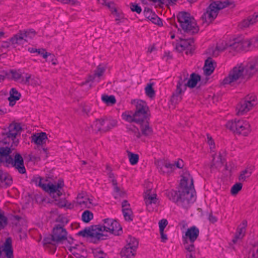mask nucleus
<instances>
[{"label":"nucleus","mask_w":258,"mask_h":258,"mask_svg":"<svg viewBox=\"0 0 258 258\" xmlns=\"http://www.w3.org/2000/svg\"><path fill=\"white\" fill-rule=\"evenodd\" d=\"M97 79V77L96 76L95 74H94L93 75H90L89 76L87 80H86L85 82L83 83V84L89 82H97L96 81V79Z\"/></svg>","instance_id":"nucleus-61"},{"label":"nucleus","mask_w":258,"mask_h":258,"mask_svg":"<svg viewBox=\"0 0 258 258\" xmlns=\"http://www.w3.org/2000/svg\"><path fill=\"white\" fill-rule=\"evenodd\" d=\"M179 189L194 190V181L191 176L188 172H185L181 179Z\"/></svg>","instance_id":"nucleus-21"},{"label":"nucleus","mask_w":258,"mask_h":258,"mask_svg":"<svg viewBox=\"0 0 258 258\" xmlns=\"http://www.w3.org/2000/svg\"><path fill=\"white\" fill-rule=\"evenodd\" d=\"M94 254L95 258H108L106 254L101 250H96Z\"/></svg>","instance_id":"nucleus-57"},{"label":"nucleus","mask_w":258,"mask_h":258,"mask_svg":"<svg viewBox=\"0 0 258 258\" xmlns=\"http://www.w3.org/2000/svg\"><path fill=\"white\" fill-rule=\"evenodd\" d=\"M21 97V94L18 92L15 88H12L10 91V96L8 98L9 105L11 106H14L16 101L19 100Z\"/></svg>","instance_id":"nucleus-29"},{"label":"nucleus","mask_w":258,"mask_h":258,"mask_svg":"<svg viewBox=\"0 0 258 258\" xmlns=\"http://www.w3.org/2000/svg\"><path fill=\"white\" fill-rule=\"evenodd\" d=\"M174 193L177 195V197L173 198L172 200L176 202L178 205L185 208H187L189 205L196 200L194 190L179 189L178 193Z\"/></svg>","instance_id":"nucleus-10"},{"label":"nucleus","mask_w":258,"mask_h":258,"mask_svg":"<svg viewBox=\"0 0 258 258\" xmlns=\"http://www.w3.org/2000/svg\"><path fill=\"white\" fill-rule=\"evenodd\" d=\"M11 77L12 78L17 81H24V83L29 82V79L31 78L30 75L26 74L25 76L22 75L20 72L14 70H12L10 72Z\"/></svg>","instance_id":"nucleus-28"},{"label":"nucleus","mask_w":258,"mask_h":258,"mask_svg":"<svg viewBox=\"0 0 258 258\" xmlns=\"http://www.w3.org/2000/svg\"><path fill=\"white\" fill-rule=\"evenodd\" d=\"M93 218V213L89 210L85 211L82 215V219L85 223H88Z\"/></svg>","instance_id":"nucleus-45"},{"label":"nucleus","mask_w":258,"mask_h":258,"mask_svg":"<svg viewBox=\"0 0 258 258\" xmlns=\"http://www.w3.org/2000/svg\"><path fill=\"white\" fill-rule=\"evenodd\" d=\"M226 126L233 132L243 136L247 135L250 131L249 122L244 119H238L229 121Z\"/></svg>","instance_id":"nucleus-12"},{"label":"nucleus","mask_w":258,"mask_h":258,"mask_svg":"<svg viewBox=\"0 0 258 258\" xmlns=\"http://www.w3.org/2000/svg\"><path fill=\"white\" fill-rule=\"evenodd\" d=\"M249 258H258V241L252 245L248 253Z\"/></svg>","instance_id":"nucleus-41"},{"label":"nucleus","mask_w":258,"mask_h":258,"mask_svg":"<svg viewBox=\"0 0 258 258\" xmlns=\"http://www.w3.org/2000/svg\"><path fill=\"white\" fill-rule=\"evenodd\" d=\"M110 181H111L113 186H114V190L116 193L117 196L123 197L125 195V192L122 189L117 186V183L115 178L114 175L110 173L109 175Z\"/></svg>","instance_id":"nucleus-34"},{"label":"nucleus","mask_w":258,"mask_h":258,"mask_svg":"<svg viewBox=\"0 0 258 258\" xmlns=\"http://www.w3.org/2000/svg\"><path fill=\"white\" fill-rule=\"evenodd\" d=\"M250 42L248 39L237 38L231 40L228 43L224 44L223 43L218 44L215 48L209 49V52L214 56H217L219 53L226 49H229L230 51L240 52L249 50Z\"/></svg>","instance_id":"nucleus-2"},{"label":"nucleus","mask_w":258,"mask_h":258,"mask_svg":"<svg viewBox=\"0 0 258 258\" xmlns=\"http://www.w3.org/2000/svg\"><path fill=\"white\" fill-rule=\"evenodd\" d=\"M183 245L185 250V253L193 252V251H196L194 243H190L188 241H183Z\"/></svg>","instance_id":"nucleus-47"},{"label":"nucleus","mask_w":258,"mask_h":258,"mask_svg":"<svg viewBox=\"0 0 258 258\" xmlns=\"http://www.w3.org/2000/svg\"><path fill=\"white\" fill-rule=\"evenodd\" d=\"M144 198L147 209L149 212L153 211L159 204L157 195L152 189H147L145 191Z\"/></svg>","instance_id":"nucleus-16"},{"label":"nucleus","mask_w":258,"mask_h":258,"mask_svg":"<svg viewBox=\"0 0 258 258\" xmlns=\"http://www.w3.org/2000/svg\"><path fill=\"white\" fill-rule=\"evenodd\" d=\"M150 20L152 21V23L159 26L162 25V21L161 19L155 14L152 15Z\"/></svg>","instance_id":"nucleus-58"},{"label":"nucleus","mask_w":258,"mask_h":258,"mask_svg":"<svg viewBox=\"0 0 258 258\" xmlns=\"http://www.w3.org/2000/svg\"><path fill=\"white\" fill-rule=\"evenodd\" d=\"M13 258L12 240L8 237L2 245H0V258Z\"/></svg>","instance_id":"nucleus-19"},{"label":"nucleus","mask_w":258,"mask_h":258,"mask_svg":"<svg viewBox=\"0 0 258 258\" xmlns=\"http://www.w3.org/2000/svg\"><path fill=\"white\" fill-rule=\"evenodd\" d=\"M233 3L228 0L216 1L210 4L207 9V11L202 16L204 22L209 24L211 23L217 16L219 11L231 5Z\"/></svg>","instance_id":"nucleus-7"},{"label":"nucleus","mask_w":258,"mask_h":258,"mask_svg":"<svg viewBox=\"0 0 258 258\" xmlns=\"http://www.w3.org/2000/svg\"><path fill=\"white\" fill-rule=\"evenodd\" d=\"M8 225V218L4 212L0 210V231L4 229Z\"/></svg>","instance_id":"nucleus-44"},{"label":"nucleus","mask_w":258,"mask_h":258,"mask_svg":"<svg viewBox=\"0 0 258 258\" xmlns=\"http://www.w3.org/2000/svg\"><path fill=\"white\" fill-rule=\"evenodd\" d=\"M256 97L254 95H247L237 106L236 114L238 115H243L256 104Z\"/></svg>","instance_id":"nucleus-14"},{"label":"nucleus","mask_w":258,"mask_h":258,"mask_svg":"<svg viewBox=\"0 0 258 258\" xmlns=\"http://www.w3.org/2000/svg\"><path fill=\"white\" fill-rule=\"evenodd\" d=\"M90 228H85L78 232V235L82 237H90Z\"/></svg>","instance_id":"nucleus-56"},{"label":"nucleus","mask_w":258,"mask_h":258,"mask_svg":"<svg viewBox=\"0 0 258 258\" xmlns=\"http://www.w3.org/2000/svg\"><path fill=\"white\" fill-rule=\"evenodd\" d=\"M105 72V69L103 67H101L100 66H99L96 70L95 71V74L96 76L97 77V79H96V81L97 82H99L100 80V78L102 75H103L104 73Z\"/></svg>","instance_id":"nucleus-50"},{"label":"nucleus","mask_w":258,"mask_h":258,"mask_svg":"<svg viewBox=\"0 0 258 258\" xmlns=\"http://www.w3.org/2000/svg\"><path fill=\"white\" fill-rule=\"evenodd\" d=\"M122 117L124 120L130 122H135L138 123L141 122L139 119H136L135 113H132L131 112H125L123 113Z\"/></svg>","instance_id":"nucleus-36"},{"label":"nucleus","mask_w":258,"mask_h":258,"mask_svg":"<svg viewBox=\"0 0 258 258\" xmlns=\"http://www.w3.org/2000/svg\"><path fill=\"white\" fill-rule=\"evenodd\" d=\"M102 100L107 105H113L116 103V99L114 96L103 95L102 96Z\"/></svg>","instance_id":"nucleus-38"},{"label":"nucleus","mask_w":258,"mask_h":258,"mask_svg":"<svg viewBox=\"0 0 258 258\" xmlns=\"http://www.w3.org/2000/svg\"><path fill=\"white\" fill-rule=\"evenodd\" d=\"M188 76L187 74H183L180 76V79L176 86L175 92L172 96L171 100L172 102L177 103L180 101L181 98L180 95L184 92L186 87H195L197 85V83L201 80L200 76L194 73H192L190 75L189 79H188Z\"/></svg>","instance_id":"nucleus-4"},{"label":"nucleus","mask_w":258,"mask_h":258,"mask_svg":"<svg viewBox=\"0 0 258 258\" xmlns=\"http://www.w3.org/2000/svg\"><path fill=\"white\" fill-rule=\"evenodd\" d=\"M250 19L252 20L253 24L258 22V11L255 12L251 16H249Z\"/></svg>","instance_id":"nucleus-63"},{"label":"nucleus","mask_w":258,"mask_h":258,"mask_svg":"<svg viewBox=\"0 0 258 258\" xmlns=\"http://www.w3.org/2000/svg\"><path fill=\"white\" fill-rule=\"evenodd\" d=\"M100 3L102 5L106 6L109 9H110L112 13L116 12V10L115 8L114 3L107 1L106 0H99Z\"/></svg>","instance_id":"nucleus-51"},{"label":"nucleus","mask_w":258,"mask_h":258,"mask_svg":"<svg viewBox=\"0 0 258 258\" xmlns=\"http://www.w3.org/2000/svg\"><path fill=\"white\" fill-rule=\"evenodd\" d=\"M245 70L246 68L243 63L236 65L229 72L228 76L223 79L222 84L224 85H231L238 80L242 79L244 76H248Z\"/></svg>","instance_id":"nucleus-11"},{"label":"nucleus","mask_w":258,"mask_h":258,"mask_svg":"<svg viewBox=\"0 0 258 258\" xmlns=\"http://www.w3.org/2000/svg\"><path fill=\"white\" fill-rule=\"evenodd\" d=\"M208 143L209 145L211 150L215 148L214 142L212 137L208 136Z\"/></svg>","instance_id":"nucleus-62"},{"label":"nucleus","mask_w":258,"mask_h":258,"mask_svg":"<svg viewBox=\"0 0 258 258\" xmlns=\"http://www.w3.org/2000/svg\"><path fill=\"white\" fill-rule=\"evenodd\" d=\"M44 244H51L54 245L56 243H57L56 241L54 239V237L53 236V234L52 233V235L48 236L47 237H45L44 239Z\"/></svg>","instance_id":"nucleus-54"},{"label":"nucleus","mask_w":258,"mask_h":258,"mask_svg":"<svg viewBox=\"0 0 258 258\" xmlns=\"http://www.w3.org/2000/svg\"><path fill=\"white\" fill-rule=\"evenodd\" d=\"M22 131L21 124L17 122H12L8 127V131L3 134L2 143L4 144H11L12 149L19 144L18 137L20 136Z\"/></svg>","instance_id":"nucleus-6"},{"label":"nucleus","mask_w":258,"mask_h":258,"mask_svg":"<svg viewBox=\"0 0 258 258\" xmlns=\"http://www.w3.org/2000/svg\"><path fill=\"white\" fill-rule=\"evenodd\" d=\"M122 213L125 220L132 221L133 213L130 208H126L122 209Z\"/></svg>","instance_id":"nucleus-48"},{"label":"nucleus","mask_w":258,"mask_h":258,"mask_svg":"<svg viewBox=\"0 0 258 258\" xmlns=\"http://www.w3.org/2000/svg\"><path fill=\"white\" fill-rule=\"evenodd\" d=\"M252 20L250 19V17H248L246 19L243 20L239 25L240 28L245 29L253 25Z\"/></svg>","instance_id":"nucleus-49"},{"label":"nucleus","mask_w":258,"mask_h":258,"mask_svg":"<svg viewBox=\"0 0 258 258\" xmlns=\"http://www.w3.org/2000/svg\"><path fill=\"white\" fill-rule=\"evenodd\" d=\"M141 124L142 134L145 136H149L152 134V129L150 126L148 119L138 122Z\"/></svg>","instance_id":"nucleus-31"},{"label":"nucleus","mask_w":258,"mask_h":258,"mask_svg":"<svg viewBox=\"0 0 258 258\" xmlns=\"http://www.w3.org/2000/svg\"><path fill=\"white\" fill-rule=\"evenodd\" d=\"M153 83H149L147 85L145 88L146 95L150 98L154 97L155 94V91L153 88Z\"/></svg>","instance_id":"nucleus-46"},{"label":"nucleus","mask_w":258,"mask_h":258,"mask_svg":"<svg viewBox=\"0 0 258 258\" xmlns=\"http://www.w3.org/2000/svg\"><path fill=\"white\" fill-rule=\"evenodd\" d=\"M157 166L159 171L163 174L168 173L175 168V165L164 161H158Z\"/></svg>","instance_id":"nucleus-23"},{"label":"nucleus","mask_w":258,"mask_h":258,"mask_svg":"<svg viewBox=\"0 0 258 258\" xmlns=\"http://www.w3.org/2000/svg\"><path fill=\"white\" fill-rule=\"evenodd\" d=\"M103 231L115 235H119L121 232V227L118 222L111 219L104 220Z\"/></svg>","instance_id":"nucleus-17"},{"label":"nucleus","mask_w":258,"mask_h":258,"mask_svg":"<svg viewBox=\"0 0 258 258\" xmlns=\"http://www.w3.org/2000/svg\"><path fill=\"white\" fill-rule=\"evenodd\" d=\"M117 121L115 120L98 119L92 124V127L95 132L108 131L116 126Z\"/></svg>","instance_id":"nucleus-15"},{"label":"nucleus","mask_w":258,"mask_h":258,"mask_svg":"<svg viewBox=\"0 0 258 258\" xmlns=\"http://www.w3.org/2000/svg\"><path fill=\"white\" fill-rule=\"evenodd\" d=\"M126 241V244L125 246L131 248V249L137 250L138 246V241L136 238L129 235Z\"/></svg>","instance_id":"nucleus-35"},{"label":"nucleus","mask_w":258,"mask_h":258,"mask_svg":"<svg viewBox=\"0 0 258 258\" xmlns=\"http://www.w3.org/2000/svg\"><path fill=\"white\" fill-rule=\"evenodd\" d=\"M77 205L81 208H91L94 205L93 198L85 192L79 193L76 198Z\"/></svg>","instance_id":"nucleus-18"},{"label":"nucleus","mask_w":258,"mask_h":258,"mask_svg":"<svg viewBox=\"0 0 258 258\" xmlns=\"http://www.w3.org/2000/svg\"><path fill=\"white\" fill-rule=\"evenodd\" d=\"M131 103L135 107V117L143 121L148 119L150 115L149 109L146 102L140 99L131 100Z\"/></svg>","instance_id":"nucleus-13"},{"label":"nucleus","mask_w":258,"mask_h":258,"mask_svg":"<svg viewBox=\"0 0 258 258\" xmlns=\"http://www.w3.org/2000/svg\"><path fill=\"white\" fill-rule=\"evenodd\" d=\"M127 156L131 165H135L138 163L139 159L138 154L133 153L131 152H127Z\"/></svg>","instance_id":"nucleus-43"},{"label":"nucleus","mask_w":258,"mask_h":258,"mask_svg":"<svg viewBox=\"0 0 258 258\" xmlns=\"http://www.w3.org/2000/svg\"><path fill=\"white\" fill-rule=\"evenodd\" d=\"M131 9L133 12H136L138 14H140L142 11L141 8L136 4H132L131 6Z\"/></svg>","instance_id":"nucleus-60"},{"label":"nucleus","mask_w":258,"mask_h":258,"mask_svg":"<svg viewBox=\"0 0 258 258\" xmlns=\"http://www.w3.org/2000/svg\"><path fill=\"white\" fill-rule=\"evenodd\" d=\"M103 228L102 226H95L90 228V237H94L97 239H104V237L106 236L103 232Z\"/></svg>","instance_id":"nucleus-25"},{"label":"nucleus","mask_w":258,"mask_h":258,"mask_svg":"<svg viewBox=\"0 0 258 258\" xmlns=\"http://www.w3.org/2000/svg\"><path fill=\"white\" fill-rule=\"evenodd\" d=\"M253 171V167L250 166L241 171L238 178L239 180L241 182L246 181V180L251 176Z\"/></svg>","instance_id":"nucleus-32"},{"label":"nucleus","mask_w":258,"mask_h":258,"mask_svg":"<svg viewBox=\"0 0 258 258\" xmlns=\"http://www.w3.org/2000/svg\"><path fill=\"white\" fill-rule=\"evenodd\" d=\"M136 252V250L124 246L120 251V255L122 258H134Z\"/></svg>","instance_id":"nucleus-33"},{"label":"nucleus","mask_w":258,"mask_h":258,"mask_svg":"<svg viewBox=\"0 0 258 258\" xmlns=\"http://www.w3.org/2000/svg\"><path fill=\"white\" fill-rule=\"evenodd\" d=\"M13 149L11 147L0 148V165L3 164L7 167H13L21 174L26 172L24 160L19 154H16L13 158L10 155Z\"/></svg>","instance_id":"nucleus-1"},{"label":"nucleus","mask_w":258,"mask_h":258,"mask_svg":"<svg viewBox=\"0 0 258 258\" xmlns=\"http://www.w3.org/2000/svg\"><path fill=\"white\" fill-rule=\"evenodd\" d=\"M242 184L241 183H237L232 186L231 189V193L232 195H236L242 188Z\"/></svg>","instance_id":"nucleus-52"},{"label":"nucleus","mask_w":258,"mask_h":258,"mask_svg":"<svg viewBox=\"0 0 258 258\" xmlns=\"http://www.w3.org/2000/svg\"><path fill=\"white\" fill-rule=\"evenodd\" d=\"M200 233L199 229L195 226H192L188 228L185 234L183 235V241H188L190 243H194L199 237Z\"/></svg>","instance_id":"nucleus-20"},{"label":"nucleus","mask_w":258,"mask_h":258,"mask_svg":"<svg viewBox=\"0 0 258 258\" xmlns=\"http://www.w3.org/2000/svg\"><path fill=\"white\" fill-rule=\"evenodd\" d=\"M214 61L213 59L209 57L205 63L203 70L205 75L209 76L214 72L215 69Z\"/></svg>","instance_id":"nucleus-30"},{"label":"nucleus","mask_w":258,"mask_h":258,"mask_svg":"<svg viewBox=\"0 0 258 258\" xmlns=\"http://www.w3.org/2000/svg\"><path fill=\"white\" fill-rule=\"evenodd\" d=\"M35 182L37 185L48 193L52 198H59L62 195L64 182L61 179L50 182L38 178L35 180Z\"/></svg>","instance_id":"nucleus-5"},{"label":"nucleus","mask_w":258,"mask_h":258,"mask_svg":"<svg viewBox=\"0 0 258 258\" xmlns=\"http://www.w3.org/2000/svg\"><path fill=\"white\" fill-rule=\"evenodd\" d=\"M258 73V56L250 61L246 67L245 73L251 77Z\"/></svg>","instance_id":"nucleus-24"},{"label":"nucleus","mask_w":258,"mask_h":258,"mask_svg":"<svg viewBox=\"0 0 258 258\" xmlns=\"http://www.w3.org/2000/svg\"><path fill=\"white\" fill-rule=\"evenodd\" d=\"M52 234L57 242H61L67 238V231L63 227L58 225L53 228Z\"/></svg>","instance_id":"nucleus-22"},{"label":"nucleus","mask_w":258,"mask_h":258,"mask_svg":"<svg viewBox=\"0 0 258 258\" xmlns=\"http://www.w3.org/2000/svg\"><path fill=\"white\" fill-rule=\"evenodd\" d=\"M48 141L47 134L44 132H40L33 134V142L37 145L35 148V156H33V162H37L40 160V156L45 155V158L47 157V149L44 147Z\"/></svg>","instance_id":"nucleus-8"},{"label":"nucleus","mask_w":258,"mask_h":258,"mask_svg":"<svg viewBox=\"0 0 258 258\" xmlns=\"http://www.w3.org/2000/svg\"><path fill=\"white\" fill-rule=\"evenodd\" d=\"M248 41L250 42L249 50L252 46L253 47H258V36L248 39Z\"/></svg>","instance_id":"nucleus-55"},{"label":"nucleus","mask_w":258,"mask_h":258,"mask_svg":"<svg viewBox=\"0 0 258 258\" xmlns=\"http://www.w3.org/2000/svg\"><path fill=\"white\" fill-rule=\"evenodd\" d=\"M70 251L73 255V258H84V254L85 252L83 250L78 249L77 247H71L70 248Z\"/></svg>","instance_id":"nucleus-42"},{"label":"nucleus","mask_w":258,"mask_h":258,"mask_svg":"<svg viewBox=\"0 0 258 258\" xmlns=\"http://www.w3.org/2000/svg\"><path fill=\"white\" fill-rule=\"evenodd\" d=\"M224 162V159L222 158L220 154L217 157H213V166H214L216 168L222 167Z\"/></svg>","instance_id":"nucleus-40"},{"label":"nucleus","mask_w":258,"mask_h":258,"mask_svg":"<svg viewBox=\"0 0 258 258\" xmlns=\"http://www.w3.org/2000/svg\"><path fill=\"white\" fill-rule=\"evenodd\" d=\"M37 53L38 55L41 56L43 58L46 59L48 57V55L49 53H48L44 49H36L35 50L33 49V53Z\"/></svg>","instance_id":"nucleus-53"},{"label":"nucleus","mask_w":258,"mask_h":258,"mask_svg":"<svg viewBox=\"0 0 258 258\" xmlns=\"http://www.w3.org/2000/svg\"><path fill=\"white\" fill-rule=\"evenodd\" d=\"M53 198L54 201H55V203L56 205L61 207H67L68 208H71L72 207V205L70 203H69L65 198Z\"/></svg>","instance_id":"nucleus-39"},{"label":"nucleus","mask_w":258,"mask_h":258,"mask_svg":"<svg viewBox=\"0 0 258 258\" xmlns=\"http://www.w3.org/2000/svg\"><path fill=\"white\" fill-rule=\"evenodd\" d=\"M193 43L192 39H181L180 42L176 45V49L179 51H182L186 49L190 50Z\"/></svg>","instance_id":"nucleus-27"},{"label":"nucleus","mask_w":258,"mask_h":258,"mask_svg":"<svg viewBox=\"0 0 258 258\" xmlns=\"http://www.w3.org/2000/svg\"><path fill=\"white\" fill-rule=\"evenodd\" d=\"M130 129H131V131H132L133 132H134L135 135L138 138H140L141 137V135L140 133V132L138 131V128H136L135 126H132Z\"/></svg>","instance_id":"nucleus-64"},{"label":"nucleus","mask_w":258,"mask_h":258,"mask_svg":"<svg viewBox=\"0 0 258 258\" xmlns=\"http://www.w3.org/2000/svg\"><path fill=\"white\" fill-rule=\"evenodd\" d=\"M178 21L182 29L191 34L197 33L199 27L195 19L186 12H180L177 16Z\"/></svg>","instance_id":"nucleus-9"},{"label":"nucleus","mask_w":258,"mask_h":258,"mask_svg":"<svg viewBox=\"0 0 258 258\" xmlns=\"http://www.w3.org/2000/svg\"><path fill=\"white\" fill-rule=\"evenodd\" d=\"M246 226L247 222L246 221H243L237 228L235 237L233 239L234 243H236L238 239H242L244 237Z\"/></svg>","instance_id":"nucleus-26"},{"label":"nucleus","mask_w":258,"mask_h":258,"mask_svg":"<svg viewBox=\"0 0 258 258\" xmlns=\"http://www.w3.org/2000/svg\"><path fill=\"white\" fill-rule=\"evenodd\" d=\"M168 224L167 221L166 219H162L159 222V230L164 231L165 228Z\"/></svg>","instance_id":"nucleus-59"},{"label":"nucleus","mask_w":258,"mask_h":258,"mask_svg":"<svg viewBox=\"0 0 258 258\" xmlns=\"http://www.w3.org/2000/svg\"><path fill=\"white\" fill-rule=\"evenodd\" d=\"M32 36V31L30 29L20 30L8 41H4L1 46L6 50L11 46L14 48L20 49L30 43Z\"/></svg>","instance_id":"nucleus-3"},{"label":"nucleus","mask_w":258,"mask_h":258,"mask_svg":"<svg viewBox=\"0 0 258 258\" xmlns=\"http://www.w3.org/2000/svg\"><path fill=\"white\" fill-rule=\"evenodd\" d=\"M0 181L4 183L7 186H10L12 183V177L5 173L0 170Z\"/></svg>","instance_id":"nucleus-37"}]
</instances>
